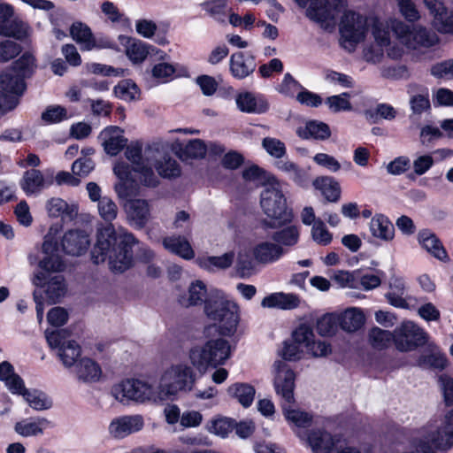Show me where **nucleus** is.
Segmentation results:
<instances>
[{
	"instance_id": "obj_23",
	"label": "nucleus",
	"mask_w": 453,
	"mask_h": 453,
	"mask_svg": "<svg viewBox=\"0 0 453 453\" xmlns=\"http://www.w3.org/2000/svg\"><path fill=\"white\" fill-rule=\"evenodd\" d=\"M308 442L313 453H331L339 448L340 441L325 431H313L308 436Z\"/></svg>"
},
{
	"instance_id": "obj_54",
	"label": "nucleus",
	"mask_w": 453,
	"mask_h": 453,
	"mask_svg": "<svg viewBox=\"0 0 453 453\" xmlns=\"http://www.w3.org/2000/svg\"><path fill=\"white\" fill-rule=\"evenodd\" d=\"M293 404H281L286 418L300 427H306L311 423V416L300 410L292 409Z\"/></svg>"
},
{
	"instance_id": "obj_56",
	"label": "nucleus",
	"mask_w": 453,
	"mask_h": 453,
	"mask_svg": "<svg viewBox=\"0 0 453 453\" xmlns=\"http://www.w3.org/2000/svg\"><path fill=\"white\" fill-rule=\"evenodd\" d=\"M207 152V145L203 140L194 139L188 142L180 155L182 159L203 158Z\"/></svg>"
},
{
	"instance_id": "obj_31",
	"label": "nucleus",
	"mask_w": 453,
	"mask_h": 453,
	"mask_svg": "<svg viewBox=\"0 0 453 453\" xmlns=\"http://www.w3.org/2000/svg\"><path fill=\"white\" fill-rule=\"evenodd\" d=\"M236 104L241 111L248 113H263L268 109V104L262 99H257L252 93H241L236 97Z\"/></svg>"
},
{
	"instance_id": "obj_13",
	"label": "nucleus",
	"mask_w": 453,
	"mask_h": 453,
	"mask_svg": "<svg viewBox=\"0 0 453 453\" xmlns=\"http://www.w3.org/2000/svg\"><path fill=\"white\" fill-rule=\"evenodd\" d=\"M273 386L276 394L280 397V404H294L296 374L284 361H275Z\"/></svg>"
},
{
	"instance_id": "obj_44",
	"label": "nucleus",
	"mask_w": 453,
	"mask_h": 453,
	"mask_svg": "<svg viewBox=\"0 0 453 453\" xmlns=\"http://www.w3.org/2000/svg\"><path fill=\"white\" fill-rule=\"evenodd\" d=\"M16 394L23 395L30 407L35 410L42 411L51 407V401L49 400L42 392L36 390L29 391L26 389L24 385L20 392Z\"/></svg>"
},
{
	"instance_id": "obj_35",
	"label": "nucleus",
	"mask_w": 453,
	"mask_h": 453,
	"mask_svg": "<svg viewBox=\"0 0 453 453\" xmlns=\"http://www.w3.org/2000/svg\"><path fill=\"white\" fill-rule=\"evenodd\" d=\"M316 189L321 191L328 202H337L341 196L339 183L332 177H318L312 182Z\"/></svg>"
},
{
	"instance_id": "obj_24",
	"label": "nucleus",
	"mask_w": 453,
	"mask_h": 453,
	"mask_svg": "<svg viewBox=\"0 0 453 453\" xmlns=\"http://www.w3.org/2000/svg\"><path fill=\"white\" fill-rule=\"evenodd\" d=\"M300 298L292 293L278 292L271 294L263 298L261 305L264 308H278L281 310H292L298 307Z\"/></svg>"
},
{
	"instance_id": "obj_6",
	"label": "nucleus",
	"mask_w": 453,
	"mask_h": 453,
	"mask_svg": "<svg viewBox=\"0 0 453 453\" xmlns=\"http://www.w3.org/2000/svg\"><path fill=\"white\" fill-rule=\"evenodd\" d=\"M126 157L134 165V171L139 174L142 184L155 188L158 179L153 172L152 164L160 155V146L157 143L150 144L142 150L139 143L127 147Z\"/></svg>"
},
{
	"instance_id": "obj_7",
	"label": "nucleus",
	"mask_w": 453,
	"mask_h": 453,
	"mask_svg": "<svg viewBox=\"0 0 453 453\" xmlns=\"http://www.w3.org/2000/svg\"><path fill=\"white\" fill-rule=\"evenodd\" d=\"M111 394L115 400L122 404L130 402L145 403L159 400L158 392L152 385L141 380L128 379L112 386Z\"/></svg>"
},
{
	"instance_id": "obj_8",
	"label": "nucleus",
	"mask_w": 453,
	"mask_h": 453,
	"mask_svg": "<svg viewBox=\"0 0 453 453\" xmlns=\"http://www.w3.org/2000/svg\"><path fill=\"white\" fill-rule=\"evenodd\" d=\"M300 7L309 6L306 16L325 29L335 27L340 12L345 7V0H295Z\"/></svg>"
},
{
	"instance_id": "obj_4",
	"label": "nucleus",
	"mask_w": 453,
	"mask_h": 453,
	"mask_svg": "<svg viewBox=\"0 0 453 453\" xmlns=\"http://www.w3.org/2000/svg\"><path fill=\"white\" fill-rule=\"evenodd\" d=\"M193 368L184 363H176L166 367L159 379V400L176 395L180 392L191 391L196 380Z\"/></svg>"
},
{
	"instance_id": "obj_41",
	"label": "nucleus",
	"mask_w": 453,
	"mask_h": 453,
	"mask_svg": "<svg viewBox=\"0 0 453 453\" xmlns=\"http://www.w3.org/2000/svg\"><path fill=\"white\" fill-rule=\"evenodd\" d=\"M152 166L156 168L157 173L163 178H176L181 173L178 162L170 156L163 157L162 160H158L157 157L156 161L153 162Z\"/></svg>"
},
{
	"instance_id": "obj_47",
	"label": "nucleus",
	"mask_w": 453,
	"mask_h": 453,
	"mask_svg": "<svg viewBox=\"0 0 453 453\" xmlns=\"http://www.w3.org/2000/svg\"><path fill=\"white\" fill-rule=\"evenodd\" d=\"M114 94L121 100L131 102L139 98L140 90L131 80H123L114 87Z\"/></svg>"
},
{
	"instance_id": "obj_17",
	"label": "nucleus",
	"mask_w": 453,
	"mask_h": 453,
	"mask_svg": "<svg viewBox=\"0 0 453 453\" xmlns=\"http://www.w3.org/2000/svg\"><path fill=\"white\" fill-rule=\"evenodd\" d=\"M426 6L434 16L433 24L441 33L453 35V9L448 11L441 1L426 0Z\"/></svg>"
},
{
	"instance_id": "obj_34",
	"label": "nucleus",
	"mask_w": 453,
	"mask_h": 453,
	"mask_svg": "<svg viewBox=\"0 0 453 453\" xmlns=\"http://www.w3.org/2000/svg\"><path fill=\"white\" fill-rule=\"evenodd\" d=\"M338 318L341 328L349 333L357 331L365 323V316L357 308L347 309Z\"/></svg>"
},
{
	"instance_id": "obj_40",
	"label": "nucleus",
	"mask_w": 453,
	"mask_h": 453,
	"mask_svg": "<svg viewBox=\"0 0 453 453\" xmlns=\"http://www.w3.org/2000/svg\"><path fill=\"white\" fill-rule=\"evenodd\" d=\"M50 426V421L44 418H39L35 421L23 420L15 424L14 429L21 436H35L41 434L43 429Z\"/></svg>"
},
{
	"instance_id": "obj_27",
	"label": "nucleus",
	"mask_w": 453,
	"mask_h": 453,
	"mask_svg": "<svg viewBox=\"0 0 453 453\" xmlns=\"http://www.w3.org/2000/svg\"><path fill=\"white\" fill-rule=\"evenodd\" d=\"M0 89L19 98L26 89V84L22 77L7 68L0 74Z\"/></svg>"
},
{
	"instance_id": "obj_45",
	"label": "nucleus",
	"mask_w": 453,
	"mask_h": 453,
	"mask_svg": "<svg viewBox=\"0 0 453 453\" xmlns=\"http://www.w3.org/2000/svg\"><path fill=\"white\" fill-rule=\"evenodd\" d=\"M35 66V57L31 53L26 52L9 68L25 80L32 75Z\"/></svg>"
},
{
	"instance_id": "obj_16",
	"label": "nucleus",
	"mask_w": 453,
	"mask_h": 453,
	"mask_svg": "<svg viewBox=\"0 0 453 453\" xmlns=\"http://www.w3.org/2000/svg\"><path fill=\"white\" fill-rule=\"evenodd\" d=\"M144 426L141 415H126L114 418L109 426V432L114 438L122 439L131 434L139 432Z\"/></svg>"
},
{
	"instance_id": "obj_25",
	"label": "nucleus",
	"mask_w": 453,
	"mask_h": 453,
	"mask_svg": "<svg viewBox=\"0 0 453 453\" xmlns=\"http://www.w3.org/2000/svg\"><path fill=\"white\" fill-rule=\"evenodd\" d=\"M418 241L422 247L435 258L442 262H448L449 260L442 243L434 233L428 230L419 232Z\"/></svg>"
},
{
	"instance_id": "obj_3",
	"label": "nucleus",
	"mask_w": 453,
	"mask_h": 453,
	"mask_svg": "<svg viewBox=\"0 0 453 453\" xmlns=\"http://www.w3.org/2000/svg\"><path fill=\"white\" fill-rule=\"evenodd\" d=\"M229 342L222 337L207 340L203 345L189 349L188 358L191 365L201 374L208 368H217L224 365L231 357Z\"/></svg>"
},
{
	"instance_id": "obj_15",
	"label": "nucleus",
	"mask_w": 453,
	"mask_h": 453,
	"mask_svg": "<svg viewBox=\"0 0 453 453\" xmlns=\"http://www.w3.org/2000/svg\"><path fill=\"white\" fill-rule=\"evenodd\" d=\"M127 221L136 229H142L151 219V206L142 198L127 199L123 205Z\"/></svg>"
},
{
	"instance_id": "obj_55",
	"label": "nucleus",
	"mask_w": 453,
	"mask_h": 453,
	"mask_svg": "<svg viewBox=\"0 0 453 453\" xmlns=\"http://www.w3.org/2000/svg\"><path fill=\"white\" fill-rule=\"evenodd\" d=\"M340 326L339 318L334 314H326L317 321V331L322 336L334 334Z\"/></svg>"
},
{
	"instance_id": "obj_53",
	"label": "nucleus",
	"mask_w": 453,
	"mask_h": 453,
	"mask_svg": "<svg viewBox=\"0 0 453 453\" xmlns=\"http://www.w3.org/2000/svg\"><path fill=\"white\" fill-rule=\"evenodd\" d=\"M365 116L372 123L380 119L393 120L396 117V111L390 104H379L374 109L366 111Z\"/></svg>"
},
{
	"instance_id": "obj_1",
	"label": "nucleus",
	"mask_w": 453,
	"mask_h": 453,
	"mask_svg": "<svg viewBox=\"0 0 453 453\" xmlns=\"http://www.w3.org/2000/svg\"><path fill=\"white\" fill-rule=\"evenodd\" d=\"M97 210L102 219L109 224L97 228L92 259L95 264L108 261L111 271L122 273L131 266L132 249L139 241L127 228H115L111 224L119 213L118 205L111 198L104 196L97 203Z\"/></svg>"
},
{
	"instance_id": "obj_63",
	"label": "nucleus",
	"mask_w": 453,
	"mask_h": 453,
	"mask_svg": "<svg viewBox=\"0 0 453 453\" xmlns=\"http://www.w3.org/2000/svg\"><path fill=\"white\" fill-rule=\"evenodd\" d=\"M380 75L390 80L405 79L409 77V71L404 65H385L380 67Z\"/></svg>"
},
{
	"instance_id": "obj_22",
	"label": "nucleus",
	"mask_w": 453,
	"mask_h": 453,
	"mask_svg": "<svg viewBox=\"0 0 453 453\" xmlns=\"http://www.w3.org/2000/svg\"><path fill=\"white\" fill-rule=\"evenodd\" d=\"M285 253L282 246L276 242H262L253 250L255 259L260 264H272L278 261Z\"/></svg>"
},
{
	"instance_id": "obj_26",
	"label": "nucleus",
	"mask_w": 453,
	"mask_h": 453,
	"mask_svg": "<svg viewBox=\"0 0 453 453\" xmlns=\"http://www.w3.org/2000/svg\"><path fill=\"white\" fill-rule=\"evenodd\" d=\"M52 184V180H47L42 172L31 169L24 173L20 186L27 195L41 192L43 188Z\"/></svg>"
},
{
	"instance_id": "obj_59",
	"label": "nucleus",
	"mask_w": 453,
	"mask_h": 453,
	"mask_svg": "<svg viewBox=\"0 0 453 453\" xmlns=\"http://www.w3.org/2000/svg\"><path fill=\"white\" fill-rule=\"evenodd\" d=\"M311 237L318 244L326 246L332 242L333 235L327 230L325 223L320 219L315 222L311 228Z\"/></svg>"
},
{
	"instance_id": "obj_57",
	"label": "nucleus",
	"mask_w": 453,
	"mask_h": 453,
	"mask_svg": "<svg viewBox=\"0 0 453 453\" xmlns=\"http://www.w3.org/2000/svg\"><path fill=\"white\" fill-rule=\"evenodd\" d=\"M399 13L409 22H416L421 18L420 12L412 0H395Z\"/></svg>"
},
{
	"instance_id": "obj_28",
	"label": "nucleus",
	"mask_w": 453,
	"mask_h": 453,
	"mask_svg": "<svg viewBox=\"0 0 453 453\" xmlns=\"http://www.w3.org/2000/svg\"><path fill=\"white\" fill-rule=\"evenodd\" d=\"M162 244L168 251L185 259L194 257L195 253L188 240L180 235L168 236L163 239Z\"/></svg>"
},
{
	"instance_id": "obj_39",
	"label": "nucleus",
	"mask_w": 453,
	"mask_h": 453,
	"mask_svg": "<svg viewBox=\"0 0 453 453\" xmlns=\"http://www.w3.org/2000/svg\"><path fill=\"white\" fill-rule=\"evenodd\" d=\"M120 40L126 45V54L134 63L142 62L149 51L147 46L142 41L130 37H120Z\"/></svg>"
},
{
	"instance_id": "obj_49",
	"label": "nucleus",
	"mask_w": 453,
	"mask_h": 453,
	"mask_svg": "<svg viewBox=\"0 0 453 453\" xmlns=\"http://www.w3.org/2000/svg\"><path fill=\"white\" fill-rule=\"evenodd\" d=\"M203 9L213 19L224 22L230 9L227 6V0H210L202 4Z\"/></svg>"
},
{
	"instance_id": "obj_9",
	"label": "nucleus",
	"mask_w": 453,
	"mask_h": 453,
	"mask_svg": "<svg viewBox=\"0 0 453 453\" xmlns=\"http://www.w3.org/2000/svg\"><path fill=\"white\" fill-rule=\"evenodd\" d=\"M391 27L399 42L411 50L429 48L438 42L434 32L421 26L411 27L403 21L394 19Z\"/></svg>"
},
{
	"instance_id": "obj_46",
	"label": "nucleus",
	"mask_w": 453,
	"mask_h": 453,
	"mask_svg": "<svg viewBox=\"0 0 453 453\" xmlns=\"http://www.w3.org/2000/svg\"><path fill=\"white\" fill-rule=\"evenodd\" d=\"M395 333L380 327H373L369 332V342L377 349H383L394 342Z\"/></svg>"
},
{
	"instance_id": "obj_58",
	"label": "nucleus",
	"mask_w": 453,
	"mask_h": 453,
	"mask_svg": "<svg viewBox=\"0 0 453 453\" xmlns=\"http://www.w3.org/2000/svg\"><path fill=\"white\" fill-rule=\"evenodd\" d=\"M100 9L105 19L112 24L121 23L127 19L125 14L113 2L104 1L100 5Z\"/></svg>"
},
{
	"instance_id": "obj_43",
	"label": "nucleus",
	"mask_w": 453,
	"mask_h": 453,
	"mask_svg": "<svg viewBox=\"0 0 453 453\" xmlns=\"http://www.w3.org/2000/svg\"><path fill=\"white\" fill-rule=\"evenodd\" d=\"M234 257V252L229 251L221 256H211L205 257L200 261V265L210 271L213 270L214 268L225 270L232 265Z\"/></svg>"
},
{
	"instance_id": "obj_52",
	"label": "nucleus",
	"mask_w": 453,
	"mask_h": 453,
	"mask_svg": "<svg viewBox=\"0 0 453 453\" xmlns=\"http://www.w3.org/2000/svg\"><path fill=\"white\" fill-rule=\"evenodd\" d=\"M299 229L297 226H289L273 234V240L280 246H294L299 240Z\"/></svg>"
},
{
	"instance_id": "obj_33",
	"label": "nucleus",
	"mask_w": 453,
	"mask_h": 453,
	"mask_svg": "<svg viewBox=\"0 0 453 453\" xmlns=\"http://www.w3.org/2000/svg\"><path fill=\"white\" fill-rule=\"evenodd\" d=\"M31 34L29 26L19 19H9L7 22L0 26V35L6 37H13L16 40H24Z\"/></svg>"
},
{
	"instance_id": "obj_37",
	"label": "nucleus",
	"mask_w": 453,
	"mask_h": 453,
	"mask_svg": "<svg viewBox=\"0 0 453 453\" xmlns=\"http://www.w3.org/2000/svg\"><path fill=\"white\" fill-rule=\"evenodd\" d=\"M77 378L84 382L96 381L101 375L99 365L90 358H81L76 365Z\"/></svg>"
},
{
	"instance_id": "obj_51",
	"label": "nucleus",
	"mask_w": 453,
	"mask_h": 453,
	"mask_svg": "<svg viewBox=\"0 0 453 453\" xmlns=\"http://www.w3.org/2000/svg\"><path fill=\"white\" fill-rule=\"evenodd\" d=\"M394 19H390L389 21L383 22L380 20H375L372 24V34L374 38L375 43L378 46L385 47L388 44L390 41V31L392 30L391 22Z\"/></svg>"
},
{
	"instance_id": "obj_61",
	"label": "nucleus",
	"mask_w": 453,
	"mask_h": 453,
	"mask_svg": "<svg viewBox=\"0 0 453 453\" xmlns=\"http://www.w3.org/2000/svg\"><path fill=\"white\" fill-rule=\"evenodd\" d=\"M410 105L414 114L420 115L431 107L428 90L425 88L422 93L413 95L410 99Z\"/></svg>"
},
{
	"instance_id": "obj_50",
	"label": "nucleus",
	"mask_w": 453,
	"mask_h": 453,
	"mask_svg": "<svg viewBox=\"0 0 453 453\" xmlns=\"http://www.w3.org/2000/svg\"><path fill=\"white\" fill-rule=\"evenodd\" d=\"M234 420L226 417H218L211 419L207 425L210 433L220 437H226L234 430Z\"/></svg>"
},
{
	"instance_id": "obj_32",
	"label": "nucleus",
	"mask_w": 453,
	"mask_h": 453,
	"mask_svg": "<svg viewBox=\"0 0 453 453\" xmlns=\"http://www.w3.org/2000/svg\"><path fill=\"white\" fill-rule=\"evenodd\" d=\"M296 134L303 139L314 138L317 140H326L331 135L327 124L317 120L308 121L303 127H298Z\"/></svg>"
},
{
	"instance_id": "obj_62",
	"label": "nucleus",
	"mask_w": 453,
	"mask_h": 453,
	"mask_svg": "<svg viewBox=\"0 0 453 453\" xmlns=\"http://www.w3.org/2000/svg\"><path fill=\"white\" fill-rule=\"evenodd\" d=\"M175 72L176 66L165 62L156 64L151 70L152 76L160 82H166L172 79Z\"/></svg>"
},
{
	"instance_id": "obj_48",
	"label": "nucleus",
	"mask_w": 453,
	"mask_h": 453,
	"mask_svg": "<svg viewBox=\"0 0 453 453\" xmlns=\"http://www.w3.org/2000/svg\"><path fill=\"white\" fill-rule=\"evenodd\" d=\"M45 292L50 303L59 302L66 293V285L63 276L57 275L52 277L47 284Z\"/></svg>"
},
{
	"instance_id": "obj_11",
	"label": "nucleus",
	"mask_w": 453,
	"mask_h": 453,
	"mask_svg": "<svg viewBox=\"0 0 453 453\" xmlns=\"http://www.w3.org/2000/svg\"><path fill=\"white\" fill-rule=\"evenodd\" d=\"M45 337L51 349H58V356L65 366L71 367L76 363L81 356V347L75 341L69 340L68 330H46Z\"/></svg>"
},
{
	"instance_id": "obj_5",
	"label": "nucleus",
	"mask_w": 453,
	"mask_h": 453,
	"mask_svg": "<svg viewBox=\"0 0 453 453\" xmlns=\"http://www.w3.org/2000/svg\"><path fill=\"white\" fill-rule=\"evenodd\" d=\"M260 204L269 219V220H264L265 226L277 228L292 220V211L288 208L286 198L278 181L273 182L263 190Z\"/></svg>"
},
{
	"instance_id": "obj_10",
	"label": "nucleus",
	"mask_w": 453,
	"mask_h": 453,
	"mask_svg": "<svg viewBox=\"0 0 453 453\" xmlns=\"http://www.w3.org/2000/svg\"><path fill=\"white\" fill-rule=\"evenodd\" d=\"M347 4L342 12V17L340 21V33L342 37L344 48L352 50L355 45L362 42L367 32V19L353 11L346 10Z\"/></svg>"
},
{
	"instance_id": "obj_18",
	"label": "nucleus",
	"mask_w": 453,
	"mask_h": 453,
	"mask_svg": "<svg viewBox=\"0 0 453 453\" xmlns=\"http://www.w3.org/2000/svg\"><path fill=\"white\" fill-rule=\"evenodd\" d=\"M89 245V235L83 230H69L62 238L63 250L68 255L81 256L88 250Z\"/></svg>"
},
{
	"instance_id": "obj_20",
	"label": "nucleus",
	"mask_w": 453,
	"mask_h": 453,
	"mask_svg": "<svg viewBox=\"0 0 453 453\" xmlns=\"http://www.w3.org/2000/svg\"><path fill=\"white\" fill-rule=\"evenodd\" d=\"M99 138L102 140V145L104 151L111 156L119 154L127 143V139L122 134V130L116 127L105 128Z\"/></svg>"
},
{
	"instance_id": "obj_2",
	"label": "nucleus",
	"mask_w": 453,
	"mask_h": 453,
	"mask_svg": "<svg viewBox=\"0 0 453 453\" xmlns=\"http://www.w3.org/2000/svg\"><path fill=\"white\" fill-rule=\"evenodd\" d=\"M179 303L184 307L204 303V312L209 319L215 322L205 327L204 334L210 336L213 332L221 335H232L239 322V307L233 302L219 296H208L205 284L196 280L190 284L188 292L181 295Z\"/></svg>"
},
{
	"instance_id": "obj_21",
	"label": "nucleus",
	"mask_w": 453,
	"mask_h": 453,
	"mask_svg": "<svg viewBox=\"0 0 453 453\" xmlns=\"http://www.w3.org/2000/svg\"><path fill=\"white\" fill-rule=\"evenodd\" d=\"M48 215L51 218H61L62 220H73L78 215V206L69 204L59 197H52L46 203Z\"/></svg>"
},
{
	"instance_id": "obj_38",
	"label": "nucleus",
	"mask_w": 453,
	"mask_h": 453,
	"mask_svg": "<svg viewBox=\"0 0 453 453\" xmlns=\"http://www.w3.org/2000/svg\"><path fill=\"white\" fill-rule=\"evenodd\" d=\"M0 380L4 381L12 394L19 393L23 388V380L14 372L13 366L7 361L0 364Z\"/></svg>"
},
{
	"instance_id": "obj_29",
	"label": "nucleus",
	"mask_w": 453,
	"mask_h": 453,
	"mask_svg": "<svg viewBox=\"0 0 453 453\" xmlns=\"http://www.w3.org/2000/svg\"><path fill=\"white\" fill-rule=\"evenodd\" d=\"M370 231L372 236L385 242L393 240L395 236V227L393 224L382 214H376L372 218Z\"/></svg>"
},
{
	"instance_id": "obj_42",
	"label": "nucleus",
	"mask_w": 453,
	"mask_h": 453,
	"mask_svg": "<svg viewBox=\"0 0 453 453\" xmlns=\"http://www.w3.org/2000/svg\"><path fill=\"white\" fill-rule=\"evenodd\" d=\"M242 175L244 180L253 182L257 186L265 185V183H269L271 186L273 182L277 181L273 176L257 165H252L244 169Z\"/></svg>"
},
{
	"instance_id": "obj_36",
	"label": "nucleus",
	"mask_w": 453,
	"mask_h": 453,
	"mask_svg": "<svg viewBox=\"0 0 453 453\" xmlns=\"http://www.w3.org/2000/svg\"><path fill=\"white\" fill-rule=\"evenodd\" d=\"M227 394L236 399L244 408H247L253 403L256 390L248 383L237 382L228 387Z\"/></svg>"
},
{
	"instance_id": "obj_14",
	"label": "nucleus",
	"mask_w": 453,
	"mask_h": 453,
	"mask_svg": "<svg viewBox=\"0 0 453 453\" xmlns=\"http://www.w3.org/2000/svg\"><path fill=\"white\" fill-rule=\"evenodd\" d=\"M57 232L58 228L51 226L42 245L43 257L39 261V267L47 272L59 273L65 268V264L59 255L58 242L52 236Z\"/></svg>"
},
{
	"instance_id": "obj_12",
	"label": "nucleus",
	"mask_w": 453,
	"mask_h": 453,
	"mask_svg": "<svg viewBox=\"0 0 453 453\" xmlns=\"http://www.w3.org/2000/svg\"><path fill=\"white\" fill-rule=\"evenodd\" d=\"M394 345L401 352H410L424 346L428 334L419 326L411 320L402 322L394 330Z\"/></svg>"
},
{
	"instance_id": "obj_19",
	"label": "nucleus",
	"mask_w": 453,
	"mask_h": 453,
	"mask_svg": "<svg viewBox=\"0 0 453 453\" xmlns=\"http://www.w3.org/2000/svg\"><path fill=\"white\" fill-rule=\"evenodd\" d=\"M229 65L230 72L234 78L244 79L253 73L257 63L251 54L239 51L231 55Z\"/></svg>"
},
{
	"instance_id": "obj_60",
	"label": "nucleus",
	"mask_w": 453,
	"mask_h": 453,
	"mask_svg": "<svg viewBox=\"0 0 453 453\" xmlns=\"http://www.w3.org/2000/svg\"><path fill=\"white\" fill-rule=\"evenodd\" d=\"M262 146L271 157L275 158H282L287 152L285 144L276 138H264L262 141Z\"/></svg>"
},
{
	"instance_id": "obj_30",
	"label": "nucleus",
	"mask_w": 453,
	"mask_h": 453,
	"mask_svg": "<svg viewBox=\"0 0 453 453\" xmlns=\"http://www.w3.org/2000/svg\"><path fill=\"white\" fill-rule=\"evenodd\" d=\"M70 34L73 39L81 45V50H90L97 47L91 29L82 22H74L71 26Z\"/></svg>"
},
{
	"instance_id": "obj_64",
	"label": "nucleus",
	"mask_w": 453,
	"mask_h": 453,
	"mask_svg": "<svg viewBox=\"0 0 453 453\" xmlns=\"http://www.w3.org/2000/svg\"><path fill=\"white\" fill-rule=\"evenodd\" d=\"M431 74L439 79L453 80V58L434 65Z\"/></svg>"
}]
</instances>
